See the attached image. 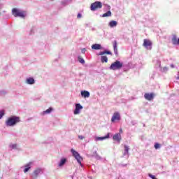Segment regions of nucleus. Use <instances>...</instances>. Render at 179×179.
Segmentation results:
<instances>
[{
	"instance_id": "nucleus-34",
	"label": "nucleus",
	"mask_w": 179,
	"mask_h": 179,
	"mask_svg": "<svg viewBox=\"0 0 179 179\" xmlns=\"http://www.w3.org/2000/svg\"><path fill=\"white\" fill-rule=\"evenodd\" d=\"M77 17H78V19H80V17H82V14L78 13Z\"/></svg>"
},
{
	"instance_id": "nucleus-3",
	"label": "nucleus",
	"mask_w": 179,
	"mask_h": 179,
	"mask_svg": "<svg viewBox=\"0 0 179 179\" xmlns=\"http://www.w3.org/2000/svg\"><path fill=\"white\" fill-rule=\"evenodd\" d=\"M12 13L15 17H26V15L23 11H20V10L17 8H13Z\"/></svg>"
},
{
	"instance_id": "nucleus-29",
	"label": "nucleus",
	"mask_w": 179,
	"mask_h": 179,
	"mask_svg": "<svg viewBox=\"0 0 179 179\" xmlns=\"http://www.w3.org/2000/svg\"><path fill=\"white\" fill-rule=\"evenodd\" d=\"M54 109L52 108H49L48 109H47L45 110V113L46 114H50V113H51V111H52Z\"/></svg>"
},
{
	"instance_id": "nucleus-18",
	"label": "nucleus",
	"mask_w": 179,
	"mask_h": 179,
	"mask_svg": "<svg viewBox=\"0 0 179 179\" xmlns=\"http://www.w3.org/2000/svg\"><path fill=\"white\" fill-rule=\"evenodd\" d=\"M92 50H101V45L100 44H94L92 45Z\"/></svg>"
},
{
	"instance_id": "nucleus-24",
	"label": "nucleus",
	"mask_w": 179,
	"mask_h": 179,
	"mask_svg": "<svg viewBox=\"0 0 179 179\" xmlns=\"http://www.w3.org/2000/svg\"><path fill=\"white\" fill-rule=\"evenodd\" d=\"M10 149H17V144H10Z\"/></svg>"
},
{
	"instance_id": "nucleus-27",
	"label": "nucleus",
	"mask_w": 179,
	"mask_h": 179,
	"mask_svg": "<svg viewBox=\"0 0 179 179\" xmlns=\"http://www.w3.org/2000/svg\"><path fill=\"white\" fill-rule=\"evenodd\" d=\"M78 61L80 62V64H85V59H83L82 57H78Z\"/></svg>"
},
{
	"instance_id": "nucleus-9",
	"label": "nucleus",
	"mask_w": 179,
	"mask_h": 179,
	"mask_svg": "<svg viewBox=\"0 0 179 179\" xmlns=\"http://www.w3.org/2000/svg\"><path fill=\"white\" fill-rule=\"evenodd\" d=\"M40 174H41V169H37L34 171V172L31 175V177L33 179H36V178H37V177H38V176H40Z\"/></svg>"
},
{
	"instance_id": "nucleus-5",
	"label": "nucleus",
	"mask_w": 179,
	"mask_h": 179,
	"mask_svg": "<svg viewBox=\"0 0 179 179\" xmlns=\"http://www.w3.org/2000/svg\"><path fill=\"white\" fill-rule=\"evenodd\" d=\"M71 153H73V156L77 159V162L79 163L80 166H82V161L83 160V158L80 157V155H79V153L73 149H71Z\"/></svg>"
},
{
	"instance_id": "nucleus-8",
	"label": "nucleus",
	"mask_w": 179,
	"mask_h": 179,
	"mask_svg": "<svg viewBox=\"0 0 179 179\" xmlns=\"http://www.w3.org/2000/svg\"><path fill=\"white\" fill-rule=\"evenodd\" d=\"M31 166H33V162H30L27 163V164L24 165L21 167V169H24L23 172L27 173L30 169H31Z\"/></svg>"
},
{
	"instance_id": "nucleus-19",
	"label": "nucleus",
	"mask_w": 179,
	"mask_h": 179,
	"mask_svg": "<svg viewBox=\"0 0 179 179\" xmlns=\"http://www.w3.org/2000/svg\"><path fill=\"white\" fill-rule=\"evenodd\" d=\"M117 24H118V23L117 22V21H115V20H112L109 23L110 27H115Z\"/></svg>"
},
{
	"instance_id": "nucleus-2",
	"label": "nucleus",
	"mask_w": 179,
	"mask_h": 179,
	"mask_svg": "<svg viewBox=\"0 0 179 179\" xmlns=\"http://www.w3.org/2000/svg\"><path fill=\"white\" fill-rule=\"evenodd\" d=\"M124 66V64L118 60L115 61V62L112 63L110 69L112 71H118L119 69H121Z\"/></svg>"
},
{
	"instance_id": "nucleus-23",
	"label": "nucleus",
	"mask_w": 179,
	"mask_h": 179,
	"mask_svg": "<svg viewBox=\"0 0 179 179\" xmlns=\"http://www.w3.org/2000/svg\"><path fill=\"white\" fill-rule=\"evenodd\" d=\"M65 163H66V159L63 158L61 159L60 163L59 164V166H64V164H65Z\"/></svg>"
},
{
	"instance_id": "nucleus-25",
	"label": "nucleus",
	"mask_w": 179,
	"mask_h": 179,
	"mask_svg": "<svg viewBox=\"0 0 179 179\" xmlns=\"http://www.w3.org/2000/svg\"><path fill=\"white\" fill-rule=\"evenodd\" d=\"M6 94H8V92L6 90H1L0 91V96H6Z\"/></svg>"
},
{
	"instance_id": "nucleus-16",
	"label": "nucleus",
	"mask_w": 179,
	"mask_h": 179,
	"mask_svg": "<svg viewBox=\"0 0 179 179\" xmlns=\"http://www.w3.org/2000/svg\"><path fill=\"white\" fill-rule=\"evenodd\" d=\"M81 96L83 97H85V99H86L87 97H90V92H89L88 91H82Z\"/></svg>"
},
{
	"instance_id": "nucleus-35",
	"label": "nucleus",
	"mask_w": 179,
	"mask_h": 179,
	"mask_svg": "<svg viewBox=\"0 0 179 179\" xmlns=\"http://www.w3.org/2000/svg\"><path fill=\"white\" fill-rule=\"evenodd\" d=\"M120 134H122V129H120Z\"/></svg>"
},
{
	"instance_id": "nucleus-37",
	"label": "nucleus",
	"mask_w": 179,
	"mask_h": 179,
	"mask_svg": "<svg viewBox=\"0 0 179 179\" xmlns=\"http://www.w3.org/2000/svg\"><path fill=\"white\" fill-rule=\"evenodd\" d=\"M86 51V49H83L82 52H85Z\"/></svg>"
},
{
	"instance_id": "nucleus-1",
	"label": "nucleus",
	"mask_w": 179,
	"mask_h": 179,
	"mask_svg": "<svg viewBox=\"0 0 179 179\" xmlns=\"http://www.w3.org/2000/svg\"><path fill=\"white\" fill-rule=\"evenodd\" d=\"M20 117L19 116L13 115L9 117L5 122L6 127H15L20 122Z\"/></svg>"
},
{
	"instance_id": "nucleus-31",
	"label": "nucleus",
	"mask_w": 179,
	"mask_h": 179,
	"mask_svg": "<svg viewBox=\"0 0 179 179\" xmlns=\"http://www.w3.org/2000/svg\"><path fill=\"white\" fill-rule=\"evenodd\" d=\"M34 31H36V28L33 27L31 29L30 34H34Z\"/></svg>"
},
{
	"instance_id": "nucleus-28",
	"label": "nucleus",
	"mask_w": 179,
	"mask_h": 179,
	"mask_svg": "<svg viewBox=\"0 0 179 179\" xmlns=\"http://www.w3.org/2000/svg\"><path fill=\"white\" fill-rule=\"evenodd\" d=\"M129 151V148H128V146H127V145H124V153L126 154V155H128V152Z\"/></svg>"
},
{
	"instance_id": "nucleus-38",
	"label": "nucleus",
	"mask_w": 179,
	"mask_h": 179,
	"mask_svg": "<svg viewBox=\"0 0 179 179\" xmlns=\"http://www.w3.org/2000/svg\"><path fill=\"white\" fill-rule=\"evenodd\" d=\"M179 45V38H178V45Z\"/></svg>"
},
{
	"instance_id": "nucleus-13",
	"label": "nucleus",
	"mask_w": 179,
	"mask_h": 179,
	"mask_svg": "<svg viewBox=\"0 0 179 179\" xmlns=\"http://www.w3.org/2000/svg\"><path fill=\"white\" fill-rule=\"evenodd\" d=\"M113 51L115 55H118V48H117V41H114L113 42Z\"/></svg>"
},
{
	"instance_id": "nucleus-26",
	"label": "nucleus",
	"mask_w": 179,
	"mask_h": 179,
	"mask_svg": "<svg viewBox=\"0 0 179 179\" xmlns=\"http://www.w3.org/2000/svg\"><path fill=\"white\" fill-rule=\"evenodd\" d=\"M3 115H5V110H0V120H1Z\"/></svg>"
},
{
	"instance_id": "nucleus-39",
	"label": "nucleus",
	"mask_w": 179,
	"mask_h": 179,
	"mask_svg": "<svg viewBox=\"0 0 179 179\" xmlns=\"http://www.w3.org/2000/svg\"><path fill=\"white\" fill-rule=\"evenodd\" d=\"M51 1H54V0H51Z\"/></svg>"
},
{
	"instance_id": "nucleus-20",
	"label": "nucleus",
	"mask_w": 179,
	"mask_h": 179,
	"mask_svg": "<svg viewBox=\"0 0 179 179\" xmlns=\"http://www.w3.org/2000/svg\"><path fill=\"white\" fill-rule=\"evenodd\" d=\"M104 54H107L108 55H113V53L108 50H104L101 52L99 55H104Z\"/></svg>"
},
{
	"instance_id": "nucleus-30",
	"label": "nucleus",
	"mask_w": 179,
	"mask_h": 179,
	"mask_svg": "<svg viewBox=\"0 0 179 179\" xmlns=\"http://www.w3.org/2000/svg\"><path fill=\"white\" fill-rule=\"evenodd\" d=\"M155 149H159V148H160V144L159 143H155Z\"/></svg>"
},
{
	"instance_id": "nucleus-11",
	"label": "nucleus",
	"mask_w": 179,
	"mask_h": 179,
	"mask_svg": "<svg viewBox=\"0 0 179 179\" xmlns=\"http://www.w3.org/2000/svg\"><path fill=\"white\" fill-rule=\"evenodd\" d=\"M144 97L145 100H148V101H152L153 99H155V94L153 93H145L144 94Z\"/></svg>"
},
{
	"instance_id": "nucleus-22",
	"label": "nucleus",
	"mask_w": 179,
	"mask_h": 179,
	"mask_svg": "<svg viewBox=\"0 0 179 179\" xmlns=\"http://www.w3.org/2000/svg\"><path fill=\"white\" fill-rule=\"evenodd\" d=\"M111 16V11H107L106 13H103L102 17H108Z\"/></svg>"
},
{
	"instance_id": "nucleus-33",
	"label": "nucleus",
	"mask_w": 179,
	"mask_h": 179,
	"mask_svg": "<svg viewBox=\"0 0 179 179\" xmlns=\"http://www.w3.org/2000/svg\"><path fill=\"white\" fill-rule=\"evenodd\" d=\"M78 138H79L81 141H83V139H85V136H78Z\"/></svg>"
},
{
	"instance_id": "nucleus-36",
	"label": "nucleus",
	"mask_w": 179,
	"mask_h": 179,
	"mask_svg": "<svg viewBox=\"0 0 179 179\" xmlns=\"http://www.w3.org/2000/svg\"><path fill=\"white\" fill-rule=\"evenodd\" d=\"M43 115H45V110H43V112L42 113Z\"/></svg>"
},
{
	"instance_id": "nucleus-17",
	"label": "nucleus",
	"mask_w": 179,
	"mask_h": 179,
	"mask_svg": "<svg viewBox=\"0 0 179 179\" xmlns=\"http://www.w3.org/2000/svg\"><path fill=\"white\" fill-rule=\"evenodd\" d=\"M108 138H110V133H108L106 136L96 137L95 141H104V139H108Z\"/></svg>"
},
{
	"instance_id": "nucleus-14",
	"label": "nucleus",
	"mask_w": 179,
	"mask_h": 179,
	"mask_svg": "<svg viewBox=\"0 0 179 179\" xmlns=\"http://www.w3.org/2000/svg\"><path fill=\"white\" fill-rule=\"evenodd\" d=\"M113 140L116 142H121V134H115L113 136Z\"/></svg>"
},
{
	"instance_id": "nucleus-32",
	"label": "nucleus",
	"mask_w": 179,
	"mask_h": 179,
	"mask_svg": "<svg viewBox=\"0 0 179 179\" xmlns=\"http://www.w3.org/2000/svg\"><path fill=\"white\" fill-rule=\"evenodd\" d=\"M148 176L152 179H157L156 176H155V175H152L151 173H149Z\"/></svg>"
},
{
	"instance_id": "nucleus-6",
	"label": "nucleus",
	"mask_w": 179,
	"mask_h": 179,
	"mask_svg": "<svg viewBox=\"0 0 179 179\" xmlns=\"http://www.w3.org/2000/svg\"><path fill=\"white\" fill-rule=\"evenodd\" d=\"M152 41L149 39H144L143 40V47L146 48V50H152Z\"/></svg>"
},
{
	"instance_id": "nucleus-10",
	"label": "nucleus",
	"mask_w": 179,
	"mask_h": 179,
	"mask_svg": "<svg viewBox=\"0 0 179 179\" xmlns=\"http://www.w3.org/2000/svg\"><path fill=\"white\" fill-rule=\"evenodd\" d=\"M83 108V106H82V105H80V103H76V109L74 110V115H78V114L80 113V110H82Z\"/></svg>"
},
{
	"instance_id": "nucleus-4",
	"label": "nucleus",
	"mask_w": 179,
	"mask_h": 179,
	"mask_svg": "<svg viewBox=\"0 0 179 179\" xmlns=\"http://www.w3.org/2000/svg\"><path fill=\"white\" fill-rule=\"evenodd\" d=\"M103 8V4L100 1H95L92 3L90 6L91 10H97V9H101Z\"/></svg>"
},
{
	"instance_id": "nucleus-12",
	"label": "nucleus",
	"mask_w": 179,
	"mask_h": 179,
	"mask_svg": "<svg viewBox=\"0 0 179 179\" xmlns=\"http://www.w3.org/2000/svg\"><path fill=\"white\" fill-rule=\"evenodd\" d=\"M26 83L27 85H34V83H36V80L34 78L29 77L26 79Z\"/></svg>"
},
{
	"instance_id": "nucleus-15",
	"label": "nucleus",
	"mask_w": 179,
	"mask_h": 179,
	"mask_svg": "<svg viewBox=\"0 0 179 179\" xmlns=\"http://www.w3.org/2000/svg\"><path fill=\"white\" fill-rule=\"evenodd\" d=\"M172 43L174 45H178V39L177 38V35H173L172 37Z\"/></svg>"
},
{
	"instance_id": "nucleus-7",
	"label": "nucleus",
	"mask_w": 179,
	"mask_h": 179,
	"mask_svg": "<svg viewBox=\"0 0 179 179\" xmlns=\"http://www.w3.org/2000/svg\"><path fill=\"white\" fill-rule=\"evenodd\" d=\"M121 120V115H120V113L115 112L111 118V122H115V121H120Z\"/></svg>"
},
{
	"instance_id": "nucleus-21",
	"label": "nucleus",
	"mask_w": 179,
	"mask_h": 179,
	"mask_svg": "<svg viewBox=\"0 0 179 179\" xmlns=\"http://www.w3.org/2000/svg\"><path fill=\"white\" fill-rule=\"evenodd\" d=\"M101 61L102 63L108 62V58L107 57V56H101Z\"/></svg>"
}]
</instances>
